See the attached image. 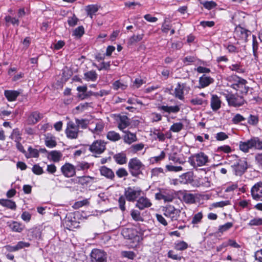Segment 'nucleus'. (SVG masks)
Listing matches in <instances>:
<instances>
[{"label": "nucleus", "instance_id": "obj_1", "mask_svg": "<svg viewBox=\"0 0 262 262\" xmlns=\"http://www.w3.org/2000/svg\"><path fill=\"white\" fill-rule=\"evenodd\" d=\"M240 150L248 152L250 149L262 150V140L258 137H253L246 141H241L239 143Z\"/></svg>", "mask_w": 262, "mask_h": 262}, {"label": "nucleus", "instance_id": "obj_2", "mask_svg": "<svg viewBox=\"0 0 262 262\" xmlns=\"http://www.w3.org/2000/svg\"><path fill=\"white\" fill-rule=\"evenodd\" d=\"M128 166L130 173L134 177H138L142 174V170L144 167L143 164L137 158L131 159Z\"/></svg>", "mask_w": 262, "mask_h": 262}, {"label": "nucleus", "instance_id": "obj_3", "mask_svg": "<svg viewBox=\"0 0 262 262\" xmlns=\"http://www.w3.org/2000/svg\"><path fill=\"white\" fill-rule=\"evenodd\" d=\"M142 192L140 188L128 187L125 189L124 196L129 202H135Z\"/></svg>", "mask_w": 262, "mask_h": 262}, {"label": "nucleus", "instance_id": "obj_4", "mask_svg": "<svg viewBox=\"0 0 262 262\" xmlns=\"http://www.w3.org/2000/svg\"><path fill=\"white\" fill-rule=\"evenodd\" d=\"M224 95L229 105L239 106L244 104L245 102L243 96H239L238 93H237L236 95L231 93L224 94Z\"/></svg>", "mask_w": 262, "mask_h": 262}, {"label": "nucleus", "instance_id": "obj_5", "mask_svg": "<svg viewBox=\"0 0 262 262\" xmlns=\"http://www.w3.org/2000/svg\"><path fill=\"white\" fill-rule=\"evenodd\" d=\"M237 82L233 83L231 85V87L238 92V93L241 94V96L246 95L248 93L249 87L246 85L247 81L243 78L238 77H236Z\"/></svg>", "mask_w": 262, "mask_h": 262}, {"label": "nucleus", "instance_id": "obj_6", "mask_svg": "<svg viewBox=\"0 0 262 262\" xmlns=\"http://www.w3.org/2000/svg\"><path fill=\"white\" fill-rule=\"evenodd\" d=\"M106 253L99 249H93L90 254V262H106Z\"/></svg>", "mask_w": 262, "mask_h": 262}, {"label": "nucleus", "instance_id": "obj_7", "mask_svg": "<svg viewBox=\"0 0 262 262\" xmlns=\"http://www.w3.org/2000/svg\"><path fill=\"white\" fill-rule=\"evenodd\" d=\"M181 210L176 208L173 206L167 205L165 207L164 215L170 218L172 221H177L178 219Z\"/></svg>", "mask_w": 262, "mask_h": 262}, {"label": "nucleus", "instance_id": "obj_8", "mask_svg": "<svg viewBox=\"0 0 262 262\" xmlns=\"http://www.w3.org/2000/svg\"><path fill=\"white\" fill-rule=\"evenodd\" d=\"M78 132L79 130L78 127L75 123L72 121H69L67 123L66 133L68 138L71 139H76L78 137Z\"/></svg>", "mask_w": 262, "mask_h": 262}, {"label": "nucleus", "instance_id": "obj_9", "mask_svg": "<svg viewBox=\"0 0 262 262\" xmlns=\"http://www.w3.org/2000/svg\"><path fill=\"white\" fill-rule=\"evenodd\" d=\"M105 149V143L101 140H96L90 146L89 150L95 154H101Z\"/></svg>", "mask_w": 262, "mask_h": 262}, {"label": "nucleus", "instance_id": "obj_10", "mask_svg": "<svg viewBox=\"0 0 262 262\" xmlns=\"http://www.w3.org/2000/svg\"><path fill=\"white\" fill-rule=\"evenodd\" d=\"M236 176H241L246 170L247 162L245 160H239L231 166Z\"/></svg>", "mask_w": 262, "mask_h": 262}, {"label": "nucleus", "instance_id": "obj_11", "mask_svg": "<svg viewBox=\"0 0 262 262\" xmlns=\"http://www.w3.org/2000/svg\"><path fill=\"white\" fill-rule=\"evenodd\" d=\"M251 193L252 198L256 201L261 200L262 198V182L256 183L251 189Z\"/></svg>", "mask_w": 262, "mask_h": 262}, {"label": "nucleus", "instance_id": "obj_12", "mask_svg": "<svg viewBox=\"0 0 262 262\" xmlns=\"http://www.w3.org/2000/svg\"><path fill=\"white\" fill-rule=\"evenodd\" d=\"M152 203L149 199L146 196H142L137 200L135 206L140 210H142L150 207Z\"/></svg>", "mask_w": 262, "mask_h": 262}, {"label": "nucleus", "instance_id": "obj_13", "mask_svg": "<svg viewBox=\"0 0 262 262\" xmlns=\"http://www.w3.org/2000/svg\"><path fill=\"white\" fill-rule=\"evenodd\" d=\"M62 174L67 178L74 176L76 173L75 167L71 164L66 163L61 167Z\"/></svg>", "mask_w": 262, "mask_h": 262}, {"label": "nucleus", "instance_id": "obj_14", "mask_svg": "<svg viewBox=\"0 0 262 262\" xmlns=\"http://www.w3.org/2000/svg\"><path fill=\"white\" fill-rule=\"evenodd\" d=\"M137 231L134 228H124L122 229L121 234L126 239H135L137 237L139 238L137 235Z\"/></svg>", "mask_w": 262, "mask_h": 262}, {"label": "nucleus", "instance_id": "obj_15", "mask_svg": "<svg viewBox=\"0 0 262 262\" xmlns=\"http://www.w3.org/2000/svg\"><path fill=\"white\" fill-rule=\"evenodd\" d=\"M192 158L196 161L198 166L205 165L208 162V156L202 152L194 155Z\"/></svg>", "mask_w": 262, "mask_h": 262}, {"label": "nucleus", "instance_id": "obj_16", "mask_svg": "<svg viewBox=\"0 0 262 262\" xmlns=\"http://www.w3.org/2000/svg\"><path fill=\"white\" fill-rule=\"evenodd\" d=\"M156 199L160 200H163L165 202H172L174 199L173 195L169 193H166L165 192H160L157 193L155 195Z\"/></svg>", "mask_w": 262, "mask_h": 262}, {"label": "nucleus", "instance_id": "obj_17", "mask_svg": "<svg viewBox=\"0 0 262 262\" xmlns=\"http://www.w3.org/2000/svg\"><path fill=\"white\" fill-rule=\"evenodd\" d=\"M180 178L181 183L190 184L193 181V173L191 171H189L182 174Z\"/></svg>", "mask_w": 262, "mask_h": 262}, {"label": "nucleus", "instance_id": "obj_18", "mask_svg": "<svg viewBox=\"0 0 262 262\" xmlns=\"http://www.w3.org/2000/svg\"><path fill=\"white\" fill-rule=\"evenodd\" d=\"M185 88L184 84H181L178 83L177 85L176 88L174 89L173 95L175 97L179 99L180 100H183L184 97V89Z\"/></svg>", "mask_w": 262, "mask_h": 262}, {"label": "nucleus", "instance_id": "obj_19", "mask_svg": "<svg viewBox=\"0 0 262 262\" xmlns=\"http://www.w3.org/2000/svg\"><path fill=\"white\" fill-rule=\"evenodd\" d=\"M213 82L214 79L212 78L209 76H207L205 74H204L199 78V84L200 86L202 88L208 86L210 84L212 83Z\"/></svg>", "mask_w": 262, "mask_h": 262}, {"label": "nucleus", "instance_id": "obj_20", "mask_svg": "<svg viewBox=\"0 0 262 262\" xmlns=\"http://www.w3.org/2000/svg\"><path fill=\"white\" fill-rule=\"evenodd\" d=\"M210 105L213 111H217L221 105V101L216 95H212L210 101Z\"/></svg>", "mask_w": 262, "mask_h": 262}, {"label": "nucleus", "instance_id": "obj_21", "mask_svg": "<svg viewBox=\"0 0 262 262\" xmlns=\"http://www.w3.org/2000/svg\"><path fill=\"white\" fill-rule=\"evenodd\" d=\"M19 94L20 92L17 91L6 90L4 92V95L9 101L15 100Z\"/></svg>", "mask_w": 262, "mask_h": 262}, {"label": "nucleus", "instance_id": "obj_22", "mask_svg": "<svg viewBox=\"0 0 262 262\" xmlns=\"http://www.w3.org/2000/svg\"><path fill=\"white\" fill-rule=\"evenodd\" d=\"M158 110L161 111H163L165 112H167L169 114L171 113H177L179 112L180 110V108L179 106H167V105H162L158 106Z\"/></svg>", "mask_w": 262, "mask_h": 262}, {"label": "nucleus", "instance_id": "obj_23", "mask_svg": "<svg viewBox=\"0 0 262 262\" xmlns=\"http://www.w3.org/2000/svg\"><path fill=\"white\" fill-rule=\"evenodd\" d=\"M236 33L242 39L244 40L246 42L247 41L248 36L251 35L250 31L242 27L236 29Z\"/></svg>", "mask_w": 262, "mask_h": 262}, {"label": "nucleus", "instance_id": "obj_24", "mask_svg": "<svg viewBox=\"0 0 262 262\" xmlns=\"http://www.w3.org/2000/svg\"><path fill=\"white\" fill-rule=\"evenodd\" d=\"M100 173L102 176L106 178L112 180L115 177V174L112 170L106 166H102L100 169Z\"/></svg>", "mask_w": 262, "mask_h": 262}, {"label": "nucleus", "instance_id": "obj_25", "mask_svg": "<svg viewBox=\"0 0 262 262\" xmlns=\"http://www.w3.org/2000/svg\"><path fill=\"white\" fill-rule=\"evenodd\" d=\"M40 118V114L38 112H34L30 115L27 122L28 124H34L37 123Z\"/></svg>", "mask_w": 262, "mask_h": 262}, {"label": "nucleus", "instance_id": "obj_26", "mask_svg": "<svg viewBox=\"0 0 262 262\" xmlns=\"http://www.w3.org/2000/svg\"><path fill=\"white\" fill-rule=\"evenodd\" d=\"M99 6L97 5H89L85 7V10L86 11L87 14L89 16L91 19L93 18V15L99 10Z\"/></svg>", "mask_w": 262, "mask_h": 262}, {"label": "nucleus", "instance_id": "obj_27", "mask_svg": "<svg viewBox=\"0 0 262 262\" xmlns=\"http://www.w3.org/2000/svg\"><path fill=\"white\" fill-rule=\"evenodd\" d=\"M115 162L120 165L125 164L127 162L126 155L123 152L117 154L113 156Z\"/></svg>", "mask_w": 262, "mask_h": 262}, {"label": "nucleus", "instance_id": "obj_28", "mask_svg": "<svg viewBox=\"0 0 262 262\" xmlns=\"http://www.w3.org/2000/svg\"><path fill=\"white\" fill-rule=\"evenodd\" d=\"M0 204L12 210H15L16 208L15 203L8 199H0Z\"/></svg>", "mask_w": 262, "mask_h": 262}, {"label": "nucleus", "instance_id": "obj_29", "mask_svg": "<svg viewBox=\"0 0 262 262\" xmlns=\"http://www.w3.org/2000/svg\"><path fill=\"white\" fill-rule=\"evenodd\" d=\"M130 125L129 119L126 116L120 117V122L118 127L120 130H123Z\"/></svg>", "mask_w": 262, "mask_h": 262}, {"label": "nucleus", "instance_id": "obj_30", "mask_svg": "<svg viewBox=\"0 0 262 262\" xmlns=\"http://www.w3.org/2000/svg\"><path fill=\"white\" fill-rule=\"evenodd\" d=\"M62 156L60 151L57 150L51 151L49 154V158H50L54 162L59 161Z\"/></svg>", "mask_w": 262, "mask_h": 262}, {"label": "nucleus", "instance_id": "obj_31", "mask_svg": "<svg viewBox=\"0 0 262 262\" xmlns=\"http://www.w3.org/2000/svg\"><path fill=\"white\" fill-rule=\"evenodd\" d=\"M125 135L124 136V141L125 143L131 144L137 140L135 134L131 133L129 131L124 132Z\"/></svg>", "mask_w": 262, "mask_h": 262}, {"label": "nucleus", "instance_id": "obj_32", "mask_svg": "<svg viewBox=\"0 0 262 262\" xmlns=\"http://www.w3.org/2000/svg\"><path fill=\"white\" fill-rule=\"evenodd\" d=\"M144 36V34H138L137 35H134L129 39L128 43L130 45H134L140 41H141Z\"/></svg>", "mask_w": 262, "mask_h": 262}, {"label": "nucleus", "instance_id": "obj_33", "mask_svg": "<svg viewBox=\"0 0 262 262\" xmlns=\"http://www.w3.org/2000/svg\"><path fill=\"white\" fill-rule=\"evenodd\" d=\"M183 201L187 204L195 203V196L193 194L185 193L183 196Z\"/></svg>", "mask_w": 262, "mask_h": 262}, {"label": "nucleus", "instance_id": "obj_34", "mask_svg": "<svg viewBox=\"0 0 262 262\" xmlns=\"http://www.w3.org/2000/svg\"><path fill=\"white\" fill-rule=\"evenodd\" d=\"M127 87V84L121 80H117L115 81L113 84V88L115 90H118L119 89L122 90H125Z\"/></svg>", "mask_w": 262, "mask_h": 262}, {"label": "nucleus", "instance_id": "obj_35", "mask_svg": "<svg viewBox=\"0 0 262 262\" xmlns=\"http://www.w3.org/2000/svg\"><path fill=\"white\" fill-rule=\"evenodd\" d=\"M86 80L95 81L97 78V74L95 71H90L84 74Z\"/></svg>", "mask_w": 262, "mask_h": 262}, {"label": "nucleus", "instance_id": "obj_36", "mask_svg": "<svg viewBox=\"0 0 262 262\" xmlns=\"http://www.w3.org/2000/svg\"><path fill=\"white\" fill-rule=\"evenodd\" d=\"M11 230L15 232H20L24 229V226L16 222H14L12 224L10 225Z\"/></svg>", "mask_w": 262, "mask_h": 262}, {"label": "nucleus", "instance_id": "obj_37", "mask_svg": "<svg viewBox=\"0 0 262 262\" xmlns=\"http://www.w3.org/2000/svg\"><path fill=\"white\" fill-rule=\"evenodd\" d=\"M130 215L133 219L136 221H143V217L141 216L140 211L137 210L133 209L130 212Z\"/></svg>", "mask_w": 262, "mask_h": 262}, {"label": "nucleus", "instance_id": "obj_38", "mask_svg": "<svg viewBox=\"0 0 262 262\" xmlns=\"http://www.w3.org/2000/svg\"><path fill=\"white\" fill-rule=\"evenodd\" d=\"M107 138L111 141H116L120 139V136L118 133L111 131L107 133Z\"/></svg>", "mask_w": 262, "mask_h": 262}, {"label": "nucleus", "instance_id": "obj_39", "mask_svg": "<svg viewBox=\"0 0 262 262\" xmlns=\"http://www.w3.org/2000/svg\"><path fill=\"white\" fill-rule=\"evenodd\" d=\"M88 121L86 119H76V125L78 127V128L79 129V127H81V128L84 129L87 127Z\"/></svg>", "mask_w": 262, "mask_h": 262}, {"label": "nucleus", "instance_id": "obj_40", "mask_svg": "<svg viewBox=\"0 0 262 262\" xmlns=\"http://www.w3.org/2000/svg\"><path fill=\"white\" fill-rule=\"evenodd\" d=\"M253 38V42H252V49H253V55L255 57V58L256 59L257 58V51L258 50V43L256 40V37L255 35H252Z\"/></svg>", "mask_w": 262, "mask_h": 262}, {"label": "nucleus", "instance_id": "obj_41", "mask_svg": "<svg viewBox=\"0 0 262 262\" xmlns=\"http://www.w3.org/2000/svg\"><path fill=\"white\" fill-rule=\"evenodd\" d=\"M248 225L250 226H258L262 225V218L255 217L251 219Z\"/></svg>", "mask_w": 262, "mask_h": 262}, {"label": "nucleus", "instance_id": "obj_42", "mask_svg": "<svg viewBox=\"0 0 262 262\" xmlns=\"http://www.w3.org/2000/svg\"><path fill=\"white\" fill-rule=\"evenodd\" d=\"M46 145L50 148H53L56 146L57 143L53 137H47L45 140Z\"/></svg>", "mask_w": 262, "mask_h": 262}, {"label": "nucleus", "instance_id": "obj_43", "mask_svg": "<svg viewBox=\"0 0 262 262\" xmlns=\"http://www.w3.org/2000/svg\"><path fill=\"white\" fill-rule=\"evenodd\" d=\"M92 96H95V92H93L91 91H86V92H84V93L79 94L78 95V97L81 100H83L88 98Z\"/></svg>", "mask_w": 262, "mask_h": 262}, {"label": "nucleus", "instance_id": "obj_44", "mask_svg": "<svg viewBox=\"0 0 262 262\" xmlns=\"http://www.w3.org/2000/svg\"><path fill=\"white\" fill-rule=\"evenodd\" d=\"M104 128V124L102 122H98L96 124L95 127L93 129H91L93 133L99 134Z\"/></svg>", "mask_w": 262, "mask_h": 262}, {"label": "nucleus", "instance_id": "obj_45", "mask_svg": "<svg viewBox=\"0 0 262 262\" xmlns=\"http://www.w3.org/2000/svg\"><path fill=\"white\" fill-rule=\"evenodd\" d=\"M84 30L83 26H79L73 31V35L78 38L81 37L84 34Z\"/></svg>", "mask_w": 262, "mask_h": 262}, {"label": "nucleus", "instance_id": "obj_46", "mask_svg": "<svg viewBox=\"0 0 262 262\" xmlns=\"http://www.w3.org/2000/svg\"><path fill=\"white\" fill-rule=\"evenodd\" d=\"M183 127V125L181 122L175 123L170 127V130L173 132H179Z\"/></svg>", "mask_w": 262, "mask_h": 262}, {"label": "nucleus", "instance_id": "obj_47", "mask_svg": "<svg viewBox=\"0 0 262 262\" xmlns=\"http://www.w3.org/2000/svg\"><path fill=\"white\" fill-rule=\"evenodd\" d=\"M233 226V224L231 222H228L225 224L220 226L219 228V232L220 233H223L229 230Z\"/></svg>", "mask_w": 262, "mask_h": 262}, {"label": "nucleus", "instance_id": "obj_48", "mask_svg": "<svg viewBox=\"0 0 262 262\" xmlns=\"http://www.w3.org/2000/svg\"><path fill=\"white\" fill-rule=\"evenodd\" d=\"M202 218L203 214L202 212H198L193 217L191 223L192 224H197L201 221Z\"/></svg>", "mask_w": 262, "mask_h": 262}, {"label": "nucleus", "instance_id": "obj_49", "mask_svg": "<svg viewBox=\"0 0 262 262\" xmlns=\"http://www.w3.org/2000/svg\"><path fill=\"white\" fill-rule=\"evenodd\" d=\"M188 248V244L184 242L181 241L175 245V249L177 250H184Z\"/></svg>", "mask_w": 262, "mask_h": 262}, {"label": "nucleus", "instance_id": "obj_50", "mask_svg": "<svg viewBox=\"0 0 262 262\" xmlns=\"http://www.w3.org/2000/svg\"><path fill=\"white\" fill-rule=\"evenodd\" d=\"M258 122V118L257 116L250 115L248 119L249 124L252 125H255Z\"/></svg>", "mask_w": 262, "mask_h": 262}, {"label": "nucleus", "instance_id": "obj_51", "mask_svg": "<svg viewBox=\"0 0 262 262\" xmlns=\"http://www.w3.org/2000/svg\"><path fill=\"white\" fill-rule=\"evenodd\" d=\"M246 119L241 114H237L232 119V121L234 124H238V123L245 121Z\"/></svg>", "mask_w": 262, "mask_h": 262}, {"label": "nucleus", "instance_id": "obj_52", "mask_svg": "<svg viewBox=\"0 0 262 262\" xmlns=\"http://www.w3.org/2000/svg\"><path fill=\"white\" fill-rule=\"evenodd\" d=\"M202 4L206 9L208 10H211L216 6V4L213 1H206Z\"/></svg>", "mask_w": 262, "mask_h": 262}, {"label": "nucleus", "instance_id": "obj_53", "mask_svg": "<svg viewBox=\"0 0 262 262\" xmlns=\"http://www.w3.org/2000/svg\"><path fill=\"white\" fill-rule=\"evenodd\" d=\"M118 203H119V208H120V209L122 211H125V197L123 195L120 196L118 200Z\"/></svg>", "mask_w": 262, "mask_h": 262}, {"label": "nucleus", "instance_id": "obj_54", "mask_svg": "<svg viewBox=\"0 0 262 262\" xmlns=\"http://www.w3.org/2000/svg\"><path fill=\"white\" fill-rule=\"evenodd\" d=\"M166 168L169 171L177 172L183 170L182 166H175L171 165H167Z\"/></svg>", "mask_w": 262, "mask_h": 262}, {"label": "nucleus", "instance_id": "obj_55", "mask_svg": "<svg viewBox=\"0 0 262 262\" xmlns=\"http://www.w3.org/2000/svg\"><path fill=\"white\" fill-rule=\"evenodd\" d=\"M116 174L119 178H122L127 176L128 172L125 169L120 168L116 171Z\"/></svg>", "mask_w": 262, "mask_h": 262}, {"label": "nucleus", "instance_id": "obj_56", "mask_svg": "<svg viewBox=\"0 0 262 262\" xmlns=\"http://www.w3.org/2000/svg\"><path fill=\"white\" fill-rule=\"evenodd\" d=\"M89 164L86 162H81L78 163L76 166L78 170H85L89 168Z\"/></svg>", "mask_w": 262, "mask_h": 262}, {"label": "nucleus", "instance_id": "obj_57", "mask_svg": "<svg viewBox=\"0 0 262 262\" xmlns=\"http://www.w3.org/2000/svg\"><path fill=\"white\" fill-rule=\"evenodd\" d=\"M28 151L30 155L29 157L37 158L39 156L38 151L36 149H34L31 147H29L28 148Z\"/></svg>", "mask_w": 262, "mask_h": 262}, {"label": "nucleus", "instance_id": "obj_58", "mask_svg": "<svg viewBox=\"0 0 262 262\" xmlns=\"http://www.w3.org/2000/svg\"><path fill=\"white\" fill-rule=\"evenodd\" d=\"M216 139L218 141H223L228 138V135L224 132H220L216 135Z\"/></svg>", "mask_w": 262, "mask_h": 262}, {"label": "nucleus", "instance_id": "obj_59", "mask_svg": "<svg viewBox=\"0 0 262 262\" xmlns=\"http://www.w3.org/2000/svg\"><path fill=\"white\" fill-rule=\"evenodd\" d=\"M78 20V19L76 17V16L75 15H73L72 17H69L68 23L69 26L73 27L77 24Z\"/></svg>", "mask_w": 262, "mask_h": 262}, {"label": "nucleus", "instance_id": "obj_60", "mask_svg": "<svg viewBox=\"0 0 262 262\" xmlns=\"http://www.w3.org/2000/svg\"><path fill=\"white\" fill-rule=\"evenodd\" d=\"M5 20L6 22H10L13 25H17V26H18L19 25V20L18 19L14 17H11L10 16H6L5 17Z\"/></svg>", "mask_w": 262, "mask_h": 262}, {"label": "nucleus", "instance_id": "obj_61", "mask_svg": "<svg viewBox=\"0 0 262 262\" xmlns=\"http://www.w3.org/2000/svg\"><path fill=\"white\" fill-rule=\"evenodd\" d=\"M33 172L36 174H41L43 173L42 168L39 165H35L32 168Z\"/></svg>", "mask_w": 262, "mask_h": 262}, {"label": "nucleus", "instance_id": "obj_62", "mask_svg": "<svg viewBox=\"0 0 262 262\" xmlns=\"http://www.w3.org/2000/svg\"><path fill=\"white\" fill-rule=\"evenodd\" d=\"M144 83H145V81L143 79L141 78H136L134 82L133 86L135 88L138 89Z\"/></svg>", "mask_w": 262, "mask_h": 262}, {"label": "nucleus", "instance_id": "obj_63", "mask_svg": "<svg viewBox=\"0 0 262 262\" xmlns=\"http://www.w3.org/2000/svg\"><path fill=\"white\" fill-rule=\"evenodd\" d=\"M156 217L158 221L164 226L167 225V222L164 217L161 214H157Z\"/></svg>", "mask_w": 262, "mask_h": 262}, {"label": "nucleus", "instance_id": "obj_64", "mask_svg": "<svg viewBox=\"0 0 262 262\" xmlns=\"http://www.w3.org/2000/svg\"><path fill=\"white\" fill-rule=\"evenodd\" d=\"M154 134L156 136L157 139H158L159 141H163L165 139L164 134L159 130H156L154 132Z\"/></svg>", "mask_w": 262, "mask_h": 262}]
</instances>
